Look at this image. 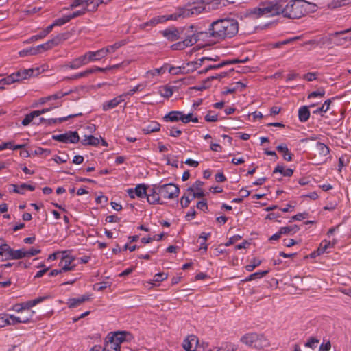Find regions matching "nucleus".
Returning a JSON list of instances; mask_svg holds the SVG:
<instances>
[{
    "instance_id": "29",
    "label": "nucleus",
    "mask_w": 351,
    "mask_h": 351,
    "mask_svg": "<svg viewBox=\"0 0 351 351\" xmlns=\"http://www.w3.org/2000/svg\"><path fill=\"white\" fill-rule=\"evenodd\" d=\"M276 149L278 152L282 154V156L285 160L290 162L292 160L293 154L289 152L287 145L285 143H282L276 147Z\"/></svg>"
},
{
    "instance_id": "6",
    "label": "nucleus",
    "mask_w": 351,
    "mask_h": 351,
    "mask_svg": "<svg viewBox=\"0 0 351 351\" xmlns=\"http://www.w3.org/2000/svg\"><path fill=\"white\" fill-rule=\"evenodd\" d=\"M165 122H178L181 121L182 123H188L189 122L197 123L198 119L193 117V113L184 114L182 111L173 110L163 117Z\"/></svg>"
},
{
    "instance_id": "1",
    "label": "nucleus",
    "mask_w": 351,
    "mask_h": 351,
    "mask_svg": "<svg viewBox=\"0 0 351 351\" xmlns=\"http://www.w3.org/2000/svg\"><path fill=\"white\" fill-rule=\"evenodd\" d=\"M282 16L290 19H298L317 10L316 4L306 0H282Z\"/></svg>"
},
{
    "instance_id": "48",
    "label": "nucleus",
    "mask_w": 351,
    "mask_h": 351,
    "mask_svg": "<svg viewBox=\"0 0 351 351\" xmlns=\"http://www.w3.org/2000/svg\"><path fill=\"white\" fill-rule=\"evenodd\" d=\"M159 93L162 97L166 98H169L173 95V91L171 88L167 86L161 87L159 90Z\"/></svg>"
},
{
    "instance_id": "50",
    "label": "nucleus",
    "mask_w": 351,
    "mask_h": 351,
    "mask_svg": "<svg viewBox=\"0 0 351 351\" xmlns=\"http://www.w3.org/2000/svg\"><path fill=\"white\" fill-rule=\"evenodd\" d=\"M13 260L21 259L25 257V249L12 250V254Z\"/></svg>"
},
{
    "instance_id": "35",
    "label": "nucleus",
    "mask_w": 351,
    "mask_h": 351,
    "mask_svg": "<svg viewBox=\"0 0 351 351\" xmlns=\"http://www.w3.org/2000/svg\"><path fill=\"white\" fill-rule=\"evenodd\" d=\"M81 143L83 145L97 146L99 143V138L93 135H84Z\"/></svg>"
},
{
    "instance_id": "16",
    "label": "nucleus",
    "mask_w": 351,
    "mask_h": 351,
    "mask_svg": "<svg viewBox=\"0 0 351 351\" xmlns=\"http://www.w3.org/2000/svg\"><path fill=\"white\" fill-rule=\"evenodd\" d=\"M86 64H88V62L84 54H83L71 61L66 62L63 68L65 69L76 70Z\"/></svg>"
},
{
    "instance_id": "63",
    "label": "nucleus",
    "mask_w": 351,
    "mask_h": 351,
    "mask_svg": "<svg viewBox=\"0 0 351 351\" xmlns=\"http://www.w3.org/2000/svg\"><path fill=\"white\" fill-rule=\"evenodd\" d=\"M167 278V274L165 273H158L154 276V281L159 282Z\"/></svg>"
},
{
    "instance_id": "42",
    "label": "nucleus",
    "mask_w": 351,
    "mask_h": 351,
    "mask_svg": "<svg viewBox=\"0 0 351 351\" xmlns=\"http://www.w3.org/2000/svg\"><path fill=\"white\" fill-rule=\"evenodd\" d=\"M332 99H334V98L326 100L324 103L322 104V106L319 108H317L316 110H313V113L317 114L322 112H326L330 109Z\"/></svg>"
},
{
    "instance_id": "8",
    "label": "nucleus",
    "mask_w": 351,
    "mask_h": 351,
    "mask_svg": "<svg viewBox=\"0 0 351 351\" xmlns=\"http://www.w3.org/2000/svg\"><path fill=\"white\" fill-rule=\"evenodd\" d=\"M158 192L160 194L162 198L164 199H174L179 195V187L172 183L158 185Z\"/></svg>"
},
{
    "instance_id": "38",
    "label": "nucleus",
    "mask_w": 351,
    "mask_h": 351,
    "mask_svg": "<svg viewBox=\"0 0 351 351\" xmlns=\"http://www.w3.org/2000/svg\"><path fill=\"white\" fill-rule=\"evenodd\" d=\"M228 64V62L227 61H223L219 64H208L205 63V67L204 69L200 70L198 73L199 74H204L209 71L210 70H214V69H219L220 68H222L225 65Z\"/></svg>"
},
{
    "instance_id": "58",
    "label": "nucleus",
    "mask_w": 351,
    "mask_h": 351,
    "mask_svg": "<svg viewBox=\"0 0 351 351\" xmlns=\"http://www.w3.org/2000/svg\"><path fill=\"white\" fill-rule=\"evenodd\" d=\"M34 313L35 312L34 311H31L27 313V315H26V316L18 317L19 320L21 321V322H19V323H23V324L29 323L30 322V320L32 319V317L34 316Z\"/></svg>"
},
{
    "instance_id": "20",
    "label": "nucleus",
    "mask_w": 351,
    "mask_h": 351,
    "mask_svg": "<svg viewBox=\"0 0 351 351\" xmlns=\"http://www.w3.org/2000/svg\"><path fill=\"white\" fill-rule=\"evenodd\" d=\"M203 183L201 181H196L191 187H189L186 193L189 195H191L192 199L200 198L204 195L202 189Z\"/></svg>"
},
{
    "instance_id": "59",
    "label": "nucleus",
    "mask_w": 351,
    "mask_h": 351,
    "mask_svg": "<svg viewBox=\"0 0 351 351\" xmlns=\"http://www.w3.org/2000/svg\"><path fill=\"white\" fill-rule=\"evenodd\" d=\"M190 197H191V195H189V194L187 193H186V194L184 195L182 197L181 200H180V204L182 208H186L189 206V204L191 201V199H190Z\"/></svg>"
},
{
    "instance_id": "52",
    "label": "nucleus",
    "mask_w": 351,
    "mask_h": 351,
    "mask_svg": "<svg viewBox=\"0 0 351 351\" xmlns=\"http://www.w3.org/2000/svg\"><path fill=\"white\" fill-rule=\"evenodd\" d=\"M144 87L145 86L143 84H137L132 89H130L129 91L122 95H125V98L128 96H132L135 93L143 90Z\"/></svg>"
},
{
    "instance_id": "7",
    "label": "nucleus",
    "mask_w": 351,
    "mask_h": 351,
    "mask_svg": "<svg viewBox=\"0 0 351 351\" xmlns=\"http://www.w3.org/2000/svg\"><path fill=\"white\" fill-rule=\"evenodd\" d=\"M80 8L73 12V16L77 17L82 16L88 12H93V1L92 0H72L69 7L66 10H73L76 8Z\"/></svg>"
},
{
    "instance_id": "47",
    "label": "nucleus",
    "mask_w": 351,
    "mask_h": 351,
    "mask_svg": "<svg viewBox=\"0 0 351 351\" xmlns=\"http://www.w3.org/2000/svg\"><path fill=\"white\" fill-rule=\"evenodd\" d=\"M167 66H162L160 68H158V69H152V70H150V71H148L146 74L149 77V76H156V75H159L160 74H162L165 73V69H167Z\"/></svg>"
},
{
    "instance_id": "12",
    "label": "nucleus",
    "mask_w": 351,
    "mask_h": 351,
    "mask_svg": "<svg viewBox=\"0 0 351 351\" xmlns=\"http://www.w3.org/2000/svg\"><path fill=\"white\" fill-rule=\"evenodd\" d=\"M147 186L145 184H138L135 188H130L127 190V193L131 199L138 197L145 198L147 195Z\"/></svg>"
},
{
    "instance_id": "28",
    "label": "nucleus",
    "mask_w": 351,
    "mask_h": 351,
    "mask_svg": "<svg viewBox=\"0 0 351 351\" xmlns=\"http://www.w3.org/2000/svg\"><path fill=\"white\" fill-rule=\"evenodd\" d=\"M332 248H333L332 243H330V241L323 240L320 243L317 251L313 253V255L315 254L321 255L324 253H328L330 252L329 250Z\"/></svg>"
},
{
    "instance_id": "51",
    "label": "nucleus",
    "mask_w": 351,
    "mask_h": 351,
    "mask_svg": "<svg viewBox=\"0 0 351 351\" xmlns=\"http://www.w3.org/2000/svg\"><path fill=\"white\" fill-rule=\"evenodd\" d=\"M319 341V339L317 338L311 337L308 339L304 346L307 348H311L312 350H315L317 348Z\"/></svg>"
},
{
    "instance_id": "4",
    "label": "nucleus",
    "mask_w": 351,
    "mask_h": 351,
    "mask_svg": "<svg viewBox=\"0 0 351 351\" xmlns=\"http://www.w3.org/2000/svg\"><path fill=\"white\" fill-rule=\"evenodd\" d=\"M204 10H206L204 1L193 3L188 6L177 8L173 14L164 15L165 23L168 21H178L180 19L196 16Z\"/></svg>"
},
{
    "instance_id": "45",
    "label": "nucleus",
    "mask_w": 351,
    "mask_h": 351,
    "mask_svg": "<svg viewBox=\"0 0 351 351\" xmlns=\"http://www.w3.org/2000/svg\"><path fill=\"white\" fill-rule=\"evenodd\" d=\"M3 322L6 325H15L16 324H19V322H21L19 320L17 316H15L14 315H5L4 317L3 318Z\"/></svg>"
},
{
    "instance_id": "31",
    "label": "nucleus",
    "mask_w": 351,
    "mask_h": 351,
    "mask_svg": "<svg viewBox=\"0 0 351 351\" xmlns=\"http://www.w3.org/2000/svg\"><path fill=\"white\" fill-rule=\"evenodd\" d=\"M48 296H40L34 300H29L25 302H22V305L23 306L24 311L29 310L31 308L35 306L36 305L43 302L45 300H47Z\"/></svg>"
},
{
    "instance_id": "56",
    "label": "nucleus",
    "mask_w": 351,
    "mask_h": 351,
    "mask_svg": "<svg viewBox=\"0 0 351 351\" xmlns=\"http://www.w3.org/2000/svg\"><path fill=\"white\" fill-rule=\"evenodd\" d=\"M93 1V8L92 11L95 12L97 10L98 7L101 4H108L111 0H92Z\"/></svg>"
},
{
    "instance_id": "27",
    "label": "nucleus",
    "mask_w": 351,
    "mask_h": 351,
    "mask_svg": "<svg viewBox=\"0 0 351 351\" xmlns=\"http://www.w3.org/2000/svg\"><path fill=\"white\" fill-rule=\"evenodd\" d=\"M15 82H19L22 80L27 79L34 75L33 69H24L20 70L12 73Z\"/></svg>"
},
{
    "instance_id": "2",
    "label": "nucleus",
    "mask_w": 351,
    "mask_h": 351,
    "mask_svg": "<svg viewBox=\"0 0 351 351\" xmlns=\"http://www.w3.org/2000/svg\"><path fill=\"white\" fill-rule=\"evenodd\" d=\"M211 35L217 38H232L238 33L239 24L234 19H224L214 21L209 29Z\"/></svg>"
},
{
    "instance_id": "61",
    "label": "nucleus",
    "mask_w": 351,
    "mask_h": 351,
    "mask_svg": "<svg viewBox=\"0 0 351 351\" xmlns=\"http://www.w3.org/2000/svg\"><path fill=\"white\" fill-rule=\"evenodd\" d=\"M169 73L171 74H173V75H178L180 73H185V72L184 71V69H182V66H178V67L171 66L169 68Z\"/></svg>"
},
{
    "instance_id": "5",
    "label": "nucleus",
    "mask_w": 351,
    "mask_h": 351,
    "mask_svg": "<svg viewBox=\"0 0 351 351\" xmlns=\"http://www.w3.org/2000/svg\"><path fill=\"white\" fill-rule=\"evenodd\" d=\"M240 341L250 348L261 350L269 346V341L266 337L260 333L249 332L243 335Z\"/></svg>"
},
{
    "instance_id": "40",
    "label": "nucleus",
    "mask_w": 351,
    "mask_h": 351,
    "mask_svg": "<svg viewBox=\"0 0 351 351\" xmlns=\"http://www.w3.org/2000/svg\"><path fill=\"white\" fill-rule=\"evenodd\" d=\"M25 147V145H14L12 141L3 142L0 144V151L10 149L12 150H16L21 149Z\"/></svg>"
},
{
    "instance_id": "64",
    "label": "nucleus",
    "mask_w": 351,
    "mask_h": 351,
    "mask_svg": "<svg viewBox=\"0 0 351 351\" xmlns=\"http://www.w3.org/2000/svg\"><path fill=\"white\" fill-rule=\"evenodd\" d=\"M182 131L176 127H171L169 128V136L172 137H178L181 135Z\"/></svg>"
},
{
    "instance_id": "9",
    "label": "nucleus",
    "mask_w": 351,
    "mask_h": 351,
    "mask_svg": "<svg viewBox=\"0 0 351 351\" xmlns=\"http://www.w3.org/2000/svg\"><path fill=\"white\" fill-rule=\"evenodd\" d=\"M52 139L63 143H77L80 141V136L77 131H68L63 134H54Z\"/></svg>"
},
{
    "instance_id": "46",
    "label": "nucleus",
    "mask_w": 351,
    "mask_h": 351,
    "mask_svg": "<svg viewBox=\"0 0 351 351\" xmlns=\"http://www.w3.org/2000/svg\"><path fill=\"white\" fill-rule=\"evenodd\" d=\"M300 230L299 227L296 225L281 227L280 228V233L283 234H295Z\"/></svg>"
},
{
    "instance_id": "32",
    "label": "nucleus",
    "mask_w": 351,
    "mask_h": 351,
    "mask_svg": "<svg viewBox=\"0 0 351 351\" xmlns=\"http://www.w3.org/2000/svg\"><path fill=\"white\" fill-rule=\"evenodd\" d=\"M280 173L284 177H291L293 173V170L290 168H286L284 165L278 164L274 169L273 173Z\"/></svg>"
},
{
    "instance_id": "18",
    "label": "nucleus",
    "mask_w": 351,
    "mask_h": 351,
    "mask_svg": "<svg viewBox=\"0 0 351 351\" xmlns=\"http://www.w3.org/2000/svg\"><path fill=\"white\" fill-rule=\"evenodd\" d=\"M110 68H101L97 66H93L89 69H87L82 72H79L77 73H75V75H72L71 77H68V79L70 80H76L82 77H85L88 76L90 74H93L95 72L99 71V72H104L106 70H108Z\"/></svg>"
},
{
    "instance_id": "13",
    "label": "nucleus",
    "mask_w": 351,
    "mask_h": 351,
    "mask_svg": "<svg viewBox=\"0 0 351 351\" xmlns=\"http://www.w3.org/2000/svg\"><path fill=\"white\" fill-rule=\"evenodd\" d=\"M198 40L197 36L195 34L187 36L183 41L173 44L171 48L173 50H183L186 47L192 46Z\"/></svg>"
},
{
    "instance_id": "14",
    "label": "nucleus",
    "mask_w": 351,
    "mask_h": 351,
    "mask_svg": "<svg viewBox=\"0 0 351 351\" xmlns=\"http://www.w3.org/2000/svg\"><path fill=\"white\" fill-rule=\"evenodd\" d=\"M75 260V257L71 255H64L59 262V266L60 267L63 272L69 271H73L75 269L76 265L73 263Z\"/></svg>"
},
{
    "instance_id": "62",
    "label": "nucleus",
    "mask_w": 351,
    "mask_h": 351,
    "mask_svg": "<svg viewBox=\"0 0 351 351\" xmlns=\"http://www.w3.org/2000/svg\"><path fill=\"white\" fill-rule=\"evenodd\" d=\"M317 76V73L309 72V73H308L306 74H304L302 76V78L304 80H307L308 82H311V81H313V80H316Z\"/></svg>"
},
{
    "instance_id": "43",
    "label": "nucleus",
    "mask_w": 351,
    "mask_h": 351,
    "mask_svg": "<svg viewBox=\"0 0 351 351\" xmlns=\"http://www.w3.org/2000/svg\"><path fill=\"white\" fill-rule=\"evenodd\" d=\"M103 351H120V346H118L117 344H114V342L106 338L104 346L103 347Z\"/></svg>"
},
{
    "instance_id": "10",
    "label": "nucleus",
    "mask_w": 351,
    "mask_h": 351,
    "mask_svg": "<svg viewBox=\"0 0 351 351\" xmlns=\"http://www.w3.org/2000/svg\"><path fill=\"white\" fill-rule=\"evenodd\" d=\"M207 61H216V58L204 56V57L197 59L195 61H191V62L186 63V64H183L182 69H184V71L185 72V73L193 72L194 71L197 70L198 68L204 65Z\"/></svg>"
},
{
    "instance_id": "21",
    "label": "nucleus",
    "mask_w": 351,
    "mask_h": 351,
    "mask_svg": "<svg viewBox=\"0 0 351 351\" xmlns=\"http://www.w3.org/2000/svg\"><path fill=\"white\" fill-rule=\"evenodd\" d=\"M103 49L93 51H88L84 53L88 64L93 62L99 61L106 57Z\"/></svg>"
},
{
    "instance_id": "11",
    "label": "nucleus",
    "mask_w": 351,
    "mask_h": 351,
    "mask_svg": "<svg viewBox=\"0 0 351 351\" xmlns=\"http://www.w3.org/2000/svg\"><path fill=\"white\" fill-rule=\"evenodd\" d=\"M351 32V27L343 31L336 32L331 34L332 41L337 45H343L348 41H351V36H346Z\"/></svg>"
},
{
    "instance_id": "25",
    "label": "nucleus",
    "mask_w": 351,
    "mask_h": 351,
    "mask_svg": "<svg viewBox=\"0 0 351 351\" xmlns=\"http://www.w3.org/2000/svg\"><path fill=\"white\" fill-rule=\"evenodd\" d=\"M90 298V294H84L82 295L78 298H70L68 300L67 304L69 308H76L85 302L86 301H88Z\"/></svg>"
},
{
    "instance_id": "34",
    "label": "nucleus",
    "mask_w": 351,
    "mask_h": 351,
    "mask_svg": "<svg viewBox=\"0 0 351 351\" xmlns=\"http://www.w3.org/2000/svg\"><path fill=\"white\" fill-rule=\"evenodd\" d=\"M82 115V113L80 112L77 114H69V115H68L66 117H64L51 118V119H47V122L48 125H54V124H57V123H61L64 121H67L69 119L76 117H80Z\"/></svg>"
},
{
    "instance_id": "54",
    "label": "nucleus",
    "mask_w": 351,
    "mask_h": 351,
    "mask_svg": "<svg viewBox=\"0 0 351 351\" xmlns=\"http://www.w3.org/2000/svg\"><path fill=\"white\" fill-rule=\"evenodd\" d=\"M53 106L51 107V108H43V110H34V112H37L38 113V117L40 116V114H44L45 112H47L49 111H50L51 110H52L53 108H58L59 106H62V101H56L54 104H52Z\"/></svg>"
},
{
    "instance_id": "17",
    "label": "nucleus",
    "mask_w": 351,
    "mask_h": 351,
    "mask_svg": "<svg viewBox=\"0 0 351 351\" xmlns=\"http://www.w3.org/2000/svg\"><path fill=\"white\" fill-rule=\"evenodd\" d=\"M132 338V335L125 331L116 332L111 336L108 335L107 339H109L114 344L120 346L121 343L123 341H130Z\"/></svg>"
},
{
    "instance_id": "22",
    "label": "nucleus",
    "mask_w": 351,
    "mask_h": 351,
    "mask_svg": "<svg viewBox=\"0 0 351 351\" xmlns=\"http://www.w3.org/2000/svg\"><path fill=\"white\" fill-rule=\"evenodd\" d=\"M198 344L197 337L193 335L187 336L183 341V348L186 351H196Z\"/></svg>"
},
{
    "instance_id": "39",
    "label": "nucleus",
    "mask_w": 351,
    "mask_h": 351,
    "mask_svg": "<svg viewBox=\"0 0 351 351\" xmlns=\"http://www.w3.org/2000/svg\"><path fill=\"white\" fill-rule=\"evenodd\" d=\"M76 18L73 16V13H70L68 14H64L62 17L56 19L53 24L56 26H62L65 23L69 22L71 19Z\"/></svg>"
},
{
    "instance_id": "30",
    "label": "nucleus",
    "mask_w": 351,
    "mask_h": 351,
    "mask_svg": "<svg viewBox=\"0 0 351 351\" xmlns=\"http://www.w3.org/2000/svg\"><path fill=\"white\" fill-rule=\"evenodd\" d=\"M160 130V125L156 121H151L142 128V131L144 134H150L152 132H158Z\"/></svg>"
},
{
    "instance_id": "37",
    "label": "nucleus",
    "mask_w": 351,
    "mask_h": 351,
    "mask_svg": "<svg viewBox=\"0 0 351 351\" xmlns=\"http://www.w3.org/2000/svg\"><path fill=\"white\" fill-rule=\"evenodd\" d=\"M163 36L171 41L176 40L179 38V32L177 29H165L162 32Z\"/></svg>"
},
{
    "instance_id": "3",
    "label": "nucleus",
    "mask_w": 351,
    "mask_h": 351,
    "mask_svg": "<svg viewBox=\"0 0 351 351\" xmlns=\"http://www.w3.org/2000/svg\"><path fill=\"white\" fill-rule=\"evenodd\" d=\"M282 0H272L261 2L258 7L250 10V14L255 17H271L282 16Z\"/></svg>"
},
{
    "instance_id": "19",
    "label": "nucleus",
    "mask_w": 351,
    "mask_h": 351,
    "mask_svg": "<svg viewBox=\"0 0 351 351\" xmlns=\"http://www.w3.org/2000/svg\"><path fill=\"white\" fill-rule=\"evenodd\" d=\"M125 101V95H119L110 100L106 101L102 104V110L108 111L117 107L120 104Z\"/></svg>"
},
{
    "instance_id": "33",
    "label": "nucleus",
    "mask_w": 351,
    "mask_h": 351,
    "mask_svg": "<svg viewBox=\"0 0 351 351\" xmlns=\"http://www.w3.org/2000/svg\"><path fill=\"white\" fill-rule=\"evenodd\" d=\"M126 44V41L123 40L118 42L114 43L113 45H108L106 47H103V50L105 51L104 54L106 56L108 53H112L115 52L118 49L121 47L125 45Z\"/></svg>"
},
{
    "instance_id": "36",
    "label": "nucleus",
    "mask_w": 351,
    "mask_h": 351,
    "mask_svg": "<svg viewBox=\"0 0 351 351\" xmlns=\"http://www.w3.org/2000/svg\"><path fill=\"white\" fill-rule=\"evenodd\" d=\"M13 191L16 193L24 194L25 190L33 191L35 190V186L25 183L21 184V185H13Z\"/></svg>"
},
{
    "instance_id": "41",
    "label": "nucleus",
    "mask_w": 351,
    "mask_h": 351,
    "mask_svg": "<svg viewBox=\"0 0 351 351\" xmlns=\"http://www.w3.org/2000/svg\"><path fill=\"white\" fill-rule=\"evenodd\" d=\"M315 147L320 156H326L330 153L329 147L324 143L318 142L317 143Z\"/></svg>"
},
{
    "instance_id": "24",
    "label": "nucleus",
    "mask_w": 351,
    "mask_h": 351,
    "mask_svg": "<svg viewBox=\"0 0 351 351\" xmlns=\"http://www.w3.org/2000/svg\"><path fill=\"white\" fill-rule=\"evenodd\" d=\"M60 41L61 37L60 36H57L43 44L37 45V48L39 49L40 52H43L52 49L55 46L58 45Z\"/></svg>"
},
{
    "instance_id": "53",
    "label": "nucleus",
    "mask_w": 351,
    "mask_h": 351,
    "mask_svg": "<svg viewBox=\"0 0 351 351\" xmlns=\"http://www.w3.org/2000/svg\"><path fill=\"white\" fill-rule=\"evenodd\" d=\"M4 251L3 254L2 256L3 257L1 261H7L10 259L13 260V256L12 254V249L8 245V246H4V249H2Z\"/></svg>"
},
{
    "instance_id": "26",
    "label": "nucleus",
    "mask_w": 351,
    "mask_h": 351,
    "mask_svg": "<svg viewBox=\"0 0 351 351\" xmlns=\"http://www.w3.org/2000/svg\"><path fill=\"white\" fill-rule=\"evenodd\" d=\"M314 106H315V104H313L309 105L308 106H301L298 109V119L300 122L305 123L309 119V117H310L309 108H313Z\"/></svg>"
},
{
    "instance_id": "23",
    "label": "nucleus",
    "mask_w": 351,
    "mask_h": 351,
    "mask_svg": "<svg viewBox=\"0 0 351 351\" xmlns=\"http://www.w3.org/2000/svg\"><path fill=\"white\" fill-rule=\"evenodd\" d=\"M226 73H221V74H219V75H217L215 76L208 77L205 80L202 81V82L199 85L195 86L193 87L192 88L194 90H199V91L206 90L210 86L211 80L224 77L226 76Z\"/></svg>"
},
{
    "instance_id": "60",
    "label": "nucleus",
    "mask_w": 351,
    "mask_h": 351,
    "mask_svg": "<svg viewBox=\"0 0 351 351\" xmlns=\"http://www.w3.org/2000/svg\"><path fill=\"white\" fill-rule=\"evenodd\" d=\"M14 82H15V79L13 77L12 73L10 74V75H8L7 77L0 80L1 84L9 85V84H11Z\"/></svg>"
},
{
    "instance_id": "15",
    "label": "nucleus",
    "mask_w": 351,
    "mask_h": 351,
    "mask_svg": "<svg viewBox=\"0 0 351 351\" xmlns=\"http://www.w3.org/2000/svg\"><path fill=\"white\" fill-rule=\"evenodd\" d=\"M158 185H154L151 189L147 191V202L151 204H162V202L161 201L160 194L158 192Z\"/></svg>"
},
{
    "instance_id": "55",
    "label": "nucleus",
    "mask_w": 351,
    "mask_h": 351,
    "mask_svg": "<svg viewBox=\"0 0 351 351\" xmlns=\"http://www.w3.org/2000/svg\"><path fill=\"white\" fill-rule=\"evenodd\" d=\"M325 96V90L324 88H319L316 91H313L308 95V99L315 97H324Z\"/></svg>"
},
{
    "instance_id": "49",
    "label": "nucleus",
    "mask_w": 351,
    "mask_h": 351,
    "mask_svg": "<svg viewBox=\"0 0 351 351\" xmlns=\"http://www.w3.org/2000/svg\"><path fill=\"white\" fill-rule=\"evenodd\" d=\"M38 117V113L37 112H34V111L32 112L31 113L27 114L25 116V117L23 119L22 125H24V126H27V125H29L32 121V120L35 117Z\"/></svg>"
},
{
    "instance_id": "57",
    "label": "nucleus",
    "mask_w": 351,
    "mask_h": 351,
    "mask_svg": "<svg viewBox=\"0 0 351 351\" xmlns=\"http://www.w3.org/2000/svg\"><path fill=\"white\" fill-rule=\"evenodd\" d=\"M261 263V261L260 260H258V259H254L252 263L251 264H249V265H247L245 266V269L249 271V272H251L256 267L259 266Z\"/></svg>"
},
{
    "instance_id": "44",
    "label": "nucleus",
    "mask_w": 351,
    "mask_h": 351,
    "mask_svg": "<svg viewBox=\"0 0 351 351\" xmlns=\"http://www.w3.org/2000/svg\"><path fill=\"white\" fill-rule=\"evenodd\" d=\"M68 95V93H62V92L57 93L56 94H53L51 95H49L48 97H45L41 99V103L44 104L47 101H51V100H56V101H60V99L64 97V95Z\"/></svg>"
}]
</instances>
